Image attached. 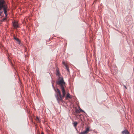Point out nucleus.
Listing matches in <instances>:
<instances>
[{
    "label": "nucleus",
    "instance_id": "f257e3e1",
    "mask_svg": "<svg viewBox=\"0 0 134 134\" xmlns=\"http://www.w3.org/2000/svg\"><path fill=\"white\" fill-rule=\"evenodd\" d=\"M56 75L59 77L58 80L56 81L55 83L58 85L61 90L63 95L62 96L60 90L57 88L56 94L55 97L57 100L60 99L63 100L62 99L65 96L66 92L65 88H66V83L64 82L63 77H60V73L58 70L57 69Z\"/></svg>",
    "mask_w": 134,
    "mask_h": 134
},
{
    "label": "nucleus",
    "instance_id": "f03ea898",
    "mask_svg": "<svg viewBox=\"0 0 134 134\" xmlns=\"http://www.w3.org/2000/svg\"><path fill=\"white\" fill-rule=\"evenodd\" d=\"M7 6V4L4 0H0V7L2 9Z\"/></svg>",
    "mask_w": 134,
    "mask_h": 134
},
{
    "label": "nucleus",
    "instance_id": "7ed1b4c3",
    "mask_svg": "<svg viewBox=\"0 0 134 134\" xmlns=\"http://www.w3.org/2000/svg\"><path fill=\"white\" fill-rule=\"evenodd\" d=\"M13 25L15 28H18L19 27V26L18 24V22L16 21H14L12 23Z\"/></svg>",
    "mask_w": 134,
    "mask_h": 134
},
{
    "label": "nucleus",
    "instance_id": "20e7f679",
    "mask_svg": "<svg viewBox=\"0 0 134 134\" xmlns=\"http://www.w3.org/2000/svg\"><path fill=\"white\" fill-rule=\"evenodd\" d=\"M3 9L4 10V13L5 14V16H7V11L8 10V7H5L3 8Z\"/></svg>",
    "mask_w": 134,
    "mask_h": 134
},
{
    "label": "nucleus",
    "instance_id": "39448f33",
    "mask_svg": "<svg viewBox=\"0 0 134 134\" xmlns=\"http://www.w3.org/2000/svg\"><path fill=\"white\" fill-rule=\"evenodd\" d=\"M129 133L127 130H125L122 132V134H129Z\"/></svg>",
    "mask_w": 134,
    "mask_h": 134
},
{
    "label": "nucleus",
    "instance_id": "423d86ee",
    "mask_svg": "<svg viewBox=\"0 0 134 134\" xmlns=\"http://www.w3.org/2000/svg\"><path fill=\"white\" fill-rule=\"evenodd\" d=\"M14 39L18 42L19 44H20V41L18 38L14 37Z\"/></svg>",
    "mask_w": 134,
    "mask_h": 134
},
{
    "label": "nucleus",
    "instance_id": "0eeeda50",
    "mask_svg": "<svg viewBox=\"0 0 134 134\" xmlns=\"http://www.w3.org/2000/svg\"><path fill=\"white\" fill-rule=\"evenodd\" d=\"M65 68H66V69L67 71L69 73V72H70V71H69V68H68V67L67 65H66V64H65Z\"/></svg>",
    "mask_w": 134,
    "mask_h": 134
},
{
    "label": "nucleus",
    "instance_id": "6e6552de",
    "mask_svg": "<svg viewBox=\"0 0 134 134\" xmlns=\"http://www.w3.org/2000/svg\"><path fill=\"white\" fill-rule=\"evenodd\" d=\"M89 129H90V128L88 127H87L86 128V130L85 131L87 134L88 133V132H89Z\"/></svg>",
    "mask_w": 134,
    "mask_h": 134
},
{
    "label": "nucleus",
    "instance_id": "1a4fd4ad",
    "mask_svg": "<svg viewBox=\"0 0 134 134\" xmlns=\"http://www.w3.org/2000/svg\"><path fill=\"white\" fill-rule=\"evenodd\" d=\"M6 19V18H3V19L1 20H0V24H2V23L4 21H5V20Z\"/></svg>",
    "mask_w": 134,
    "mask_h": 134
},
{
    "label": "nucleus",
    "instance_id": "9d476101",
    "mask_svg": "<svg viewBox=\"0 0 134 134\" xmlns=\"http://www.w3.org/2000/svg\"><path fill=\"white\" fill-rule=\"evenodd\" d=\"M66 98H70L71 97L70 96L69 93H67V95L66 96Z\"/></svg>",
    "mask_w": 134,
    "mask_h": 134
},
{
    "label": "nucleus",
    "instance_id": "9b49d317",
    "mask_svg": "<svg viewBox=\"0 0 134 134\" xmlns=\"http://www.w3.org/2000/svg\"><path fill=\"white\" fill-rule=\"evenodd\" d=\"M36 121H37L38 122H40V119L38 117H36Z\"/></svg>",
    "mask_w": 134,
    "mask_h": 134
},
{
    "label": "nucleus",
    "instance_id": "f8f14e48",
    "mask_svg": "<svg viewBox=\"0 0 134 134\" xmlns=\"http://www.w3.org/2000/svg\"><path fill=\"white\" fill-rule=\"evenodd\" d=\"M77 125V123L76 122H74L73 123V125L75 127H76Z\"/></svg>",
    "mask_w": 134,
    "mask_h": 134
},
{
    "label": "nucleus",
    "instance_id": "ddd939ff",
    "mask_svg": "<svg viewBox=\"0 0 134 134\" xmlns=\"http://www.w3.org/2000/svg\"><path fill=\"white\" fill-rule=\"evenodd\" d=\"M75 112L77 113H80V111L79 110H78L77 109H75Z\"/></svg>",
    "mask_w": 134,
    "mask_h": 134
},
{
    "label": "nucleus",
    "instance_id": "4468645a",
    "mask_svg": "<svg viewBox=\"0 0 134 134\" xmlns=\"http://www.w3.org/2000/svg\"><path fill=\"white\" fill-rule=\"evenodd\" d=\"M78 108L79 109V110L80 111V112L81 111V112H83L84 111L82 110L80 107H78Z\"/></svg>",
    "mask_w": 134,
    "mask_h": 134
},
{
    "label": "nucleus",
    "instance_id": "2eb2a0df",
    "mask_svg": "<svg viewBox=\"0 0 134 134\" xmlns=\"http://www.w3.org/2000/svg\"><path fill=\"white\" fill-rule=\"evenodd\" d=\"M80 134H87V133L85 131H84L83 132H81Z\"/></svg>",
    "mask_w": 134,
    "mask_h": 134
},
{
    "label": "nucleus",
    "instance_id": "dca6fc26",
    "mask_svg": "<svg viewBox=\"0 0 134 134\" xmlns=\"http://www.w3.org/2000/svg\"><path fill=\"white\" fill-rule=\"evenodd\" d=\"M2 12H0V16H1V14Z\"/></svg>",
    "mask_w": 134,
    "mask_h": 134
},
{
    "label": "nucleus",
    "instance_id": "f3484780",
    "mask_svg": "<svg viewBox=\"0 0 134 134\" xmlns=\"http://www.w3.org/2000/svg\"><path fill=\"white\" fill-rule=\"evenodd\" d=\"M63 64L65 66V64H65V62H63Z\"/></svg>",
    "mask_w": 134,
    "mask_h": 134
},
{
    "label": "nucleus",
    "instance_id": "a211bd4d",
    "mask_svg": "<svg viewBox=\"0 0 134 134\" xmlns=\"http://www.w3.org/2000/svg\"><path fill=\"white\" fill-rule=\"evenodd\" d=\"M52 87H53V88L54 89V87L53 86V84H52Z\"/></svg>",
    "mask_w": 134,
    "mask_h": 134
},
{
    "label": "nucleus",
    "instance_id": "6ab92c4d",
    "mask_svg": "<svg viewBox=\"0 0 134 134\" xmlns=\"http://www.w3.org/2000/svg\"><path fill=\"white\" fill-rule=\"evenodd\" d=\"M124 87L125 88H126V89L127 88L126 87L125 85H124Z\"/></svg>",
    "mask_w": 134,
    "mask_h": 134
},
{
    "label": "nucleus",
    "instance_id": "aec40b11",
    "mask_svg": "<svg viewBox=\"0 0 134 134\" xmlns=\"http://www.w3.org/2000/svg\"><path fill=\"white\" fill-rule=\"evenodd\" d=\"M41 134H44V133L43 132H42L41 133Z\"/></svg>",
    "mask_w": 134,
    "mask_h": 134
},
{
    "label": "nucleus",
    "instance_id": "412c9836",
    "mask_svg": "<svg viewBox=\"0 0 134 134\" xmlns=\"http://www.w3.org/2000/svg\"><path fill=\"white\" fill-rule=\"evenodd\" d=\"M2 9L0 7V10H1Z\"/></svg>",
    "mask_w": 134,
    "mask_h": 134
}]
</instances>
